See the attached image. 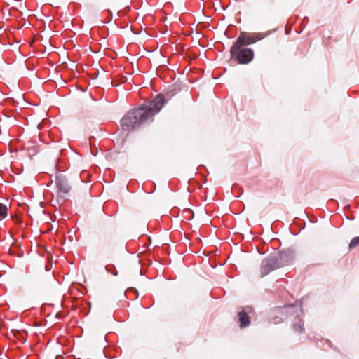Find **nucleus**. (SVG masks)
Returning a JSON list of instances; mask_svg holds the SVG:
<instances>
[{
  "mask_svg": "<svg viewBox=\"0 0 359 359\" xmlns=\"http://www.w3.org/2000/svg\"><path fill=\"white\" fill-rule=\"evenodd\" d=\"M231 54L234 57L240 64H248L251 62L254 57V52L251 48H238L233 50V45L231 48Z\"/></svg>",
  "mask_w": 359,
  "mask_h": 359,
  "instance_id": "nucleus-3",
  "label": "nucleus"
},
{
  "mask_svg": "<svg viewBox=\"0 0 359 359\" xmlns=\"http://www.w3.org/2000/svg\"><path fill=\"white\" fill-rule=\"evenodd\" d=\"M278 267L276 260L273 258H268L262 261L261 264V276L264 277L271 271Z\"/></svg>",
  "mask_w": 359,
  "mask_h": 359,
  "instance_id": "nucleus-4",
  "label": "nucleus"
},
{
  "mask_svg": "<svg viewBox=\"0 0 359 359\" xmlns=\"http://www.w3.org/2000/svg\"><path fill=\"white\" fill-rule=\"evenodd\" d=\"M263 38L264 35L261 33L242 32L233 43V50L243 46L255 43Z\"/></svg>",
  "mask_w": 359,
  "mask_h": 359,
  "instance_id": "nucleus-2",
  "label": "nucleus"
},
{
  "mask_svg": "<svg viewBox=\"0 0 359 359\" xmlns=\"http://www.w3.org/2000/svg\"><path fill=\"white\" fill-rule=\"evenodd\" d=\"M56 185L57 191L61 195L67 194L70 190V187L67 180L61 175L56 176Z\"/></svg>",
  "mask_w": 359,
  "mask_h": 359,
  "instance_id": "nucleus-6",
  "label": "nucleus"
},
{
  "mask_svg": "<svg viewBox=\"0 0 359 359\" xmlns=\"http://www.w3.org/2000/svg\"><path fill=\"white\" fill-rule=\"evenodd\" d=\"M252 309L250 306H245L238 313V321L240 323V327L244 328L250 325V314L252 313Z\"/></svg>",
  "mask_w": 359,
  "mask_h": 359,
  "instance_id": "nucleus-5",
  "label": "nucleus"
},
{
  "mask_svg": "<svg viewBox=\"0 0 359 359\" xmlns=\"http://www.w3.org/2000/svg\"><path fill=\"white\" fill-rule=\"evenodd\" d=\"M165 102V97L160 94L148 104L130 110L121 121L122 129L131 131L142 124L152 121L154 116L161 111Z\"/></svg>",
  "mask_w": 359,
  "mask_h": 359,
  "instance_id": "nucleus-1",
  "label": "nucleus"
},
{
  "mask_svg": "<svg viewBox=\"0 0 359 359\" xmlns=\"http://www.w3.org/2000/svg\"><path fill=\"white\" fill-rule=\"evenodd\" d=\"M8 208L6 205L0 203V220L4 219L7 216Z\"/></svg>",
  "mask_w": 359,
  "mask_h": 359,
  "instance_id": "nucleus-8",
  "label": "nucleus"
},
{
  "mask_svg": "<svg viewBox=\"0 0 359 359\" xmlns=\"http://www.w3.org/2000/svg\"><path fill=\"white\" fill-rule=\"evenodd\" d=\"M304 323L302 320H298L297 323L293 325V330L297 333H302L304 331Z\"/></svg>",
  "mask_w": 359,
  "mask_h": 359,
  "instance_id": "nucleus-7",
  "label": "nucleus"
},
{
  "mask_svg": "<svg viewBox=\"0 0 359 359\" xmlns=\"http://www.w3.org/2000/svg\"><path fill=\"white\" fill-rule=\"evenodd\" d=\"M359 245V236L353 238L349 243V249L352 250Z\"/></svg>",
  "mask_w": 359,
  "mask_h": 359,
  "instance_id": "nucleus-9",
  "label": "nucleus"
}]
</instances>
